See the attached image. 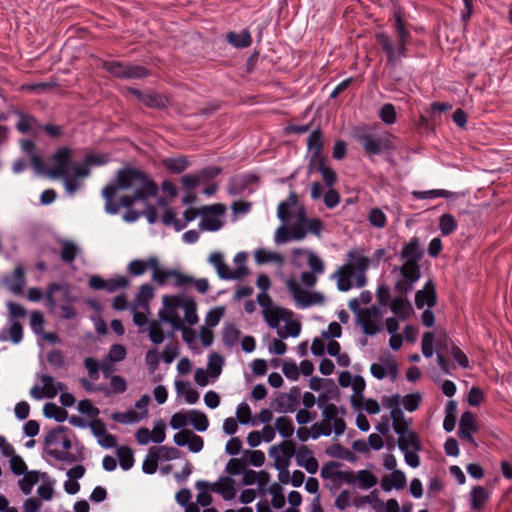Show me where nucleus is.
Returning <instances> with one entry per match:
<instances>
[{
	"instance_id": "obj_1",
	"label": "nucleus",
	"mask_w": 512,
	"mask_h": 512,
	"mask_svg": "<svg viewBox=\"0 0 512 512\" xmlns=\"http://www.w3.org/2000/svg\"><path fill=\"white\" fill-rule=\"evenodd\" d=\"M157 193V185L144 172L124 168L117 171L114 183L102 189L105 200L104 210L107 214L115 215L120 209H130L135 202L145 201Z\"/></svg>"
},
{
	"instance_id": "obj_2",
	"label": "nucleus",
	"mask_w": 512,
	"mask_h": 512,
	"mask_svg": "<svg viewBox=\"0 0 512 512\" xmlns=\"http://www.w3.org/2000/svg\"><path fill=\"white\" fill-rule=\"evenodd\" d=\"M423 256L424 249L421 247L418 237L414 236L408 242L404 243L399 254L402 264L395 267L393 270L394 272H398V277L395 282V289L398 292L408 294L413 290L414 285L421 278L420 261Z\"/></svg>"
},
{
	"instance_id": "obj_3",
	"label": "nucleus",
	"mask_w": 512,
	"mask_h": 512,
	"mask_svg": "<svg viewBox=\"0 0 512 512\" xmlns=\"http://www.w3.org/2000/svg\"><path fill=\"white\" fill-rule=\"evenodd\" d=\"M396 38L392 39L388 34L380 32L376 34V41L386 55L387 65L397 66L402 58L407 57V46L411 40V33L401 18L400 12L394 13L393 25Z\"/></svg>"
},
{
	"instance_id": "obj_4",
	"label": "nucleus",
	"mask_w": 512,
	"mask_h": 512,
	"mask_svg": "<svg viewBox=\"0 0 512 512\" xmlns=\"http://www.w3.org/2000/svg\"><path fill=\"white\" fill-rule=\"evenodd\" d=\"M164 308L159 312L160 319L171 324L174 330L184 325L193 326L198 322L196 303L193 299L182 296H164Z\"/></svg>"
},
{
	"instance_id": "obj_5",
	"label": "nucleus",
	"mask_w": 512,
	"mask_h": 512,
	"mask_svg": "<svg viewBox=\"0 0 512 512\" xmlns=\"http://www.w3.org/2000/svg\"><path fill=\"white\" fill-rule=\"evenodd\" d=\"M326 395L318 397V407L322 410V421L311 426V438L318 439L320 436H330L332 432L335 437L341 436L346 430V423L343 419L345 410L333 403H326Z\"/></svg>"
},
{
	"instance_id": "obj_6",
	"label": "nucleus",
	"mask_w": 512,
	"mask_h": 512,
	"mask_svg": "<svg viewBox=\"0 0 512 512\" xmlns=\"http://www.w3.org/2000/svg\"><path fill=\"white\" fill-rule=\"evenodd\" d=\"M49 166L44 164V169L36 174L45 175L57 179L70 173L73 162V150L63 146L58 148L48 159Z\"/></svg>"
},
{
	"instance_id": "obj_7",
	"label": "nucleus",
	"mask_w": 512,
	"mask_h": 512,
	"mask_svg": "<svg viewBox=\"0 0 512 512\" xmlns=\"http://www.w3.org/2000/svg\"><path fill=\"white\" fill-rule=\"evenodd\" d=\"M298 197L295 192H291L287 200L282 201L278 204L277 207V217L283 223L280 227L277 228L274 236V241L276 244L287 243L291 240H294L291 236V229L286 227V223L289 220V208L297 205Z\"/></svg>"
},
{
	"instance_id": "obj_8",
	"label": "nucleus",
	"mask_w": 512,
	"mask_h": 512,
	"mask_svg": "<svg viewBox=\"0 0 512 512\" xmlns=\"http://www.w3.org/2000/svg\"><path fill=\"white\" fill-rule=\"evenodd\" d=\"M103 68L120 79H141L149 74L148 70L142 66L129 65L118 61H105Z\"/></svg>"
},
{
	"instance_id": "obj_9",
	"label": "nucleus",
	"mask_w": 512,
	"mask_h": 512,
	"mask_svg": "<svg viewBox=\"0 0 512 512\" xmlns=\"http://www.w3.org/2000/svg\"><path fill=\"white\" fill-rule=\"evenodd\" d=\"M209 263L216 269L217 275L223 280L241 279L248 273L246 266H239L232 270L224 261V255L221 252L210 254Z\"/></svg>"
},
{
	"instance_id": "obj_10",
	"label": "nucleus",
	"mask_w": 512,
	"mask_h": 512,
	"mask_svg": "<svg viewBox=\"0 0 512 512\" xmlns=\"http://www.w3.org/2000/svg\"><path fill=\"white\" fill-rule=\"evenodd\" d=\"M286 286L293 299L300 308H307L313 304H319L323 301V296L317 292H309L303 289L294 279H288Z\"/></svg>"
},
{
	"instance_id": "obj_11",
	"label": "nucleus",
	"mask_w": 512,
	"mask_h": 512,
	"mask_svg": "<svg viewBox=\"0 0 512 512\" xmlns=\"http://www.w3.org/2000/svg\"><path fill=\"white\" fill-rule=\"evenodd\" d=\"M46 306L54 309L62 303H72L74 297L71 295L69 286L65 283H51L48 285L45 294Z\"/></svg>"
},
{
	"instance_id": "obj_12",
	"label": "nucleus",
	"mask_w": 512,
	"mask_h": 512,
	"mask_svg": "<svg viewBox=\"0 0 512 512\" xmlns=\"http://www.w3.org/2000/svg\"><path fill=\"white\" fill-rule=\"evenodd\" d=\"M196 488H210L211 491L220 494L227 501L232 500L236 495L235 481L230 477H222L213 484L206 481H197Z\"/></svg>"
},
{
	"instance_id": "obj_13",
	"label": "nucleus",
	"mask_w": 512,
	"mask_h": 512,
	"mask_svg": "<svg viewBox=\"0 0 512 512\" xmlns=\"http://www.w3.org/2000/svg\"><path fill=\"white\" fill-rule=\"evenodd\" d=\"M300 399L298 388H292L289 392L280 393L271 403L272 408L279 413H288L296 410Z\"/></svg>"
},
{
	"instance_id": "obj_14",
	"label": "nucleus",
	"mask_w": 512,
	"mask_h": 512,
	"mask_svg": "<svg viewBox=\"0 0 512 512\" xmlns=\"http://www.w3.org/2000/svg\"><path fill=\"white\" fill-rule=\"evenodd\" d=\"M169 279L173 280V285L175 287H186L188 283L193 281L192 276L182 274L176 270L160 268L152 274V280L160 286L165 285Z\"/></svg>"
},
{
	"instance_id": "obj_15",
	"label": "nucleus",
	"mask_w": 512,
	"mask_h": 512,
	"mask_svg": "<svg viewBox=\"0 0 512 512\" xmlns=\"http://www.w3.org/2000/svg\"><path fill=\"white\" fill-rule=\"evenodd\" d=\"M359 141L364 151L369 155H380L391 148L390 141L387 138L376 137L372 134L360 135Z\"/></svg>"
},
{
	"instance_id": "obj_16",
	"label": "nucleus",
	"mask_w": 512,
	"mask_h": 512,
	"mask_svg": "<svg viewBox=\"0 0 512 512\" xmlns=\"http://www.w3.org/2000/svg\"><path fill=\"white\" fill-rule=\"evenodd\" d=\"M379 316V308L374 306L371 308H365L363 312L359 314V318L357 320L366 335L373 336L380 331V326L377 323Z\"/></svg>"
},
{
	"instance_id": "obj_17",
	"label": "nucleus",
	"mask_w": 512,
	"mask_h": 512,
	"mask_svg": "<svg viewBox=\"0 0 512 512\" xmlns=\"http://www.w3.org/2000/svg\"><path fill=\"white\" fill-rule=\"evenodd\" d=\"M340 462L336 461H329L325 463L320 471V476L324 480H339L345 484H351L353 482L352 480V474L350 471H341L339 468L341 467Z\"/></svg>"
},
{
	"instance_id": "obj_18",
	"label": "nucleus",
	"mask_w": 512,
	"mask_h": 512,
	"mask_svg": "<svg viewBox=\"0 0 512 512\" xmlns=\"http://www.w3.org/2000/svg\"><path fill=\"white\" fill-rule=\"evenodd\" d=\"M43 384V387L35 384L30 389V396L35 400H41L43 398L52 399L56 396V390L54 389L55 379L51 375L41 374L38 376Z\"/></svg>"
},
{
	"instance_id": "obj_19",
	"label": "nucleus",
	"mask_w": 512,
	"mask_h": 512,
	"mask_svg": "<svg viewBox=\"0 0 512 512\" xmlns=\"http://www.w3.org/2000/svg\"><path fill=\"white\" fill-rule=\"evenodd\" d=\"M205 210L213 212V213H223L224 207L220 204L212 205L206 207ZM223 222L219 219L216 214H204L202 219L199 222V229L202 231H218L222 228Z\"/></svg>"
},
{
	"instance_id": "obj_20",
	"label": "nucleus",
	"mask_w": 512,
	"mask_h": 512,
	"mask_svg": "<svg viewBox=\"0 0 512 512\" xmlns=\"http://www.w3.org/2000/svg\"><path fill=\"white\" fill-rule=\"evenodd\" d=\"M295 460L298 466L304 468L308 473L315 474L319 464L313 452L307 446H300L295 452Z\"/></svg>"
},
{
	"instance_id": "obj_21",
	"label": "nucleus",
	"mask_w": 512,
	"mask_h": 512,
	"mask_svg": "<svg viewBox=\"0 0 512 512\" xmlns=\"http://www.w3.org/2000/svg\"><path fill=\"white\" fill-rule=\"evenodd\" d=\"M437 301L436 289L432 280H428L423 289L418 290L415 294V305L418 309L424 306L432 308Z\"/></svg>"
},
{
	"instance_id": "obj_22",
	"label": "nucleus",
	"mask_w": 512,
	"mask_h": 512,
	"mask_svg": "<svg viewBox=\"0 0 512 512\" xmlns=\"http://www.w3.org/2000/svg\"><path fill=\"white\" fill-rule=\"evenodd\" d=\"M292 316V312L288 309L276 306L263 311V317L272 329H278L282 321H286L287 318Z\"/></svg>"
},
{
	"instance_id": "obj_23",
	"label": "nucleus",
	"mask_w": 512,
	"mask_h": 512,
	"mask_svg": "<svg viewBox=\"0 0 512 512\" xmlns=\"http://www.w3.org/2000/svg\"><path fill=\"white\" fill-rule=\"evenodd\" d=\"M258 181V176L252 173L235 176L229 180L228 193L231 195L241 194L249 185Z\"/></svg>"
},
{
	"instance_id": "obj_24",
	"label": "nucleus",
	"mask_w": 512,
	"mask_h": 512,
	"mask_svg": "<svg viewBox=\"0 0 512 512\" xmlns=\"http://www.w3.org/2000/svg\"><path fill=\"white\" fill-rule=\"evenodd\" d=\"M398 434V447L399 449L404 451H410V450H421V443L419 440L418 435L410 431L408 428L401 430Z\"/></svg>"
},
{
	"instance_id": "obj_25",
	"label": "nucleus",
	"mask_w": 512,
	"mask_h": 512,
	"mask_svg": "<svg viewBox=\"0 0 512 512\" xmlns=\"http://www.w3.org/2000/svg\"><path fill=\"white\" fill-rule=\"evenodd\" d=\"M477 430L474 416L471 412L466 411L461 415L459 422V436L471 443H474L472 433Z\"/></svg>"
},
{
	"instance_id": "obj_26",
	"label": "nucleus",
	"mask_w": 512,
	"mask_h": 512,
	"mask_svg": "<svg viewBox=\"0 0 512 512\" xmlns=\"http://www.w3.org/2000/svg\"><path fill=\"white\" fill-rule=\"evenodd\" d=\"M348 262L343 266H350L351 272H359L360 274H364L368 269L370 264V259L362 254H360L357 250H351L347 254Z\"/></svg>"
},
{
	"instance_id": "obj_27",
	"label": "nucleus",
	"mask_w": 512,
	"mask_h": 512,
	"mask_svg": "<svg viewBox=\"0 0 512 512\" xmlns=\"http://www.w3.org/2000/svg\"><path fill=\"white\" fill-rule=\"evenodd\" d=\"M19 143L21 150L29 156L35 173L43 171L44 161L39 155L36 154L35 143L30 139H21Z\"/></svg>"
},
{
	"instance_id": "obj_28",
	"label": "nucleus",
	"mask_w": 512,
	"mask_h": 512,
	"mask_svg": "<svg viewBox=\"0 0 512 512\" xmlns=\"http://www.w3.org/2000/svg\"><path fill=\"white\" fill-rule=\"evenodd\" d=\"M490 498L489 491L483 486H474L469 494L470 507L474 511H480L484 508Z\"/></svg>"
},
{
	"instance_id": "obj_29",
	"label": "nucleus",
	"mask_w": 512,
	"mask_h": 512,
	"mask_svg": "<svg viewBox=\"0 0 512 512\" xmlns=\"http://www.w3.org/2000/svg\"><path fill=\"white\" fill-rule=\"evenodd\" d=\"M353 482L350 485H358L361 489L368 490L378 483V478L369 470H359L357 473L350 471Z\"/></svg>"
},
{
	"instance_id": "obj_30",
	"label": "nucleus",
	"mask_w": 512,
	"mask_h": 512,
	"mask_svg": "<svg viewBox=\"0 0 512 512\" xmlns=\"http://www.w3.org/2000/svg\"><path fill=\"white\" fill-rule=\"evenodd\" d=\"M308 150L311 153V161L318 162L324 159L321 155L323 148V139L320 130H314L308 137Z\"/></svg>"
},
{
	"instance_id": "obj_31",
	"label": "nucleus",
	"mask_w": 512,
	"mask_h": 512,
	"mask_svg": "<svg viewBox=\"0 0 512 512\" xmlns=\"http://www.w3.org/2000/svg\"><path fill=\"white\" fill-rule=\"evenodd\" d=\"M355 276L354 272H351L350 266H341L338 270L332 274V278L337 280V288L340 291H348L352 288L351 279Z\"/></svg>"
},
{
	"instance_id": "obj_32",
	"label": "nucleus",
	"mask_w": 512,
	"mask_h": 512,
	"mask_svg": "<svg viewBox=\"0 0 512 512\" xmlns=\"http://www.w3.org/2000/svg\"><path fill=\"white\" fill-rule=\"evenodd\" d=\"M296 219H297L296 223L304 224L305 227L307 228V230L311 234L316 235V236H319L321 234V231L323 229L322 221L318 218H311V219L307 218L305 209L303 207H300L298 209L297 214H296Z\"/></svg>"
},
{
	"instance_id": "obj_33",
	"label": "nucleus",
	"mask_w": 512,
	"mask_h": 512,
	"mask_svg": "<svg viewBox=\"0 0 512 512\" xmlns=\"http://www.w3.org/2000/svg\"><path fill=\"white\" fill-rule=\"evenodd\" d=\"M66 432V428L62 426H58L55 429L50 430L47 432L44 438V445L46 450L50 449H59L61 445V440Z\"/></svg>"
},
{
	"instance_id": "obj_34",
	"label": "nucleus",
	"mask_w": 512,
	"mask_h": 512,
	"mask_svg": "<svg viewBox=\"0 0 512 512\" xmlns=\"http://www.w3.org/2000/svg\"><path fill=\"white\" fill-rule=\"evenodd\" d=\"M255 261L258 264H266L269 262H274L279 266H282L285 262V258L282 254L274 251H269L266 249H258L255 252Z\"/></svg>"
},
{
	"instance_id": "obj_35",
	"label": "nucleus",
	"mask_w": 512,
	"mask_h": 512,
	"mask_svg": "<svg viewBox=\"0 0 512 512\" xmlns=\"http://www.w3.org/2000/svg\"><path fill=\"white\" fill-rule=\"evenodd\" d=\"M46 454L57 461L67 462L69 464L84 459L82 451L74 454L69 451H61L60 449H50L46 450Z\"/></svg>"
},
{
	"instance_id": "obj_36",
	"label": "nucleus",
	"mask_w": 512,
	"mask_h": 512,
	"mask_svg": "<svg viewBox=\"0 0 512 512\" xmlns=\"http://www.w3.org/2000/svg\"><path fill=\"white\" fill-rule=\"evenodd\" d=\"M60 256L64 263L71 264L80 253V248L77 244L70 240H62Z\"/></svg>"
},
{
	"instance_id": "obj_37",
	"label": "nucleus",
	"mask_w": 512,
	"mask_h": 512,
	"mask_svg": "<svg viewBox=\"0 0 512 512\" xmlns=\"http://www.w3.org/2000/svg\"><path fill=\"white\" fill-rule=\"evenodd\" d=\"M226 39L235 48H246L252 42L251 34L248 30H243L240 33L229 32Z\"/></svg>"
},
{
	"instance_id": "obj_38",
	"label": "nucleus",
	"mask_w": 512,
	"mask_h": 512,
	"mask_svg": "<svg viewBox=\"0 0 512 512\" xmlns=\"http://www.w3.org/2000/svg\"><path fill=\"white\" fill-rule=\"evenodd\" d=\"M111 418L117 423L134 424L144 419V413H138L130 409L125 412H114Z\"/></svg>"
},
{
	"instance_id": "obj_39",
	"label": "nucleus",
	"mask_w": 512,
	"mask_h": 512,
	"mask_svg": "<svg viewBox=\"0 0 512 512\" xmlns=\"http://www.w3.org/2000/svg\"><path fill=\"white\" fill-rule=\"evenodd\" d=\"M175 388L178 394L185 397V401L188 404H195L199 401V393L190 388L188 382H183L181 380L175 381Z\"/></svg>"
},
{
	"instance_id": "obj_40",
	"label": "nucleus",
	"mask_w": 512,
	"mask_h": 512,
	"mask_svg": "<svg viewBox=\"0 0 512 512\" xmlns=\"http://www.w3.org/2000/svg\"><path fill=\"white\" fill-rule=\"evenodd\" d=\"M19 121L16 124V128L21 133L33 132L35 133V129L40 127V123L37 119L31 115H26L24 113L19 112Z\"/></svg>"
},
{
	"instance_id": "obj_41",
	"label": "nucleus",
	"mask_w": 512,
	"mask_h": 512,
	"mask_svg": "<svg viewBox=\"0 0 512 512\" xmlns=\"http://www.w3.org/2000/svg\"><path fill=\"white\" fill-rule=\"evenodd\" d=\"M285 325L283 327H278L276 330L277 335L281 339H285L287 337H297L301 332V324L298 321H294L291 317L287 318Z\"/></svg>"
},
{
	"instance_id": "obj_42",
	"label": "nucleus",
	"mask_w": 512,
	"mask_h": 512,
	"mask_svg": "<svg viewBox=\"0 0 512 512\" xmlns=\"http://www.w3.org/2000/svg\"><path fill=\"white\" fill-rule=\"evenodd\" d=\"M391 311L401 317L402 319H406L411 312V304L410 302L403 297H395L390 303Z\"/></svg>"
},
{
	"instance_id": "obj_43",
	"label": "nucleus",
	"mask_w": 512,
	"mask_h": 512,
	"mask_svg": "<svg viewBox=\"0 0 512 512\" xmlns=\"http://www.w3.org/2000/svg\"><path fill=\"white\" fill-rule=\"evenodd\" d=\"M189 422L199 432H205L209 427V420L205 413L199 410L188 411Z\"/></svg>"
},
{
	"instance_id": "obj_44",
	"label": "nucleus",
	"mask_w": 512,
	"mask_h": 512,
	"mask_svg": "<svg viewBox=\"0 0 512 512\" xmlns=\"http://www.w3.org/2000/svg\"><path fill=\"white\" fill-rule=\"evenodd\" d=\"M315 164L317 165V170L320 172L325 186L328 188L333 187L337 180L336 172L326 165L325 159H320V161L315 162Z\"/></svg>"
},
{
	"instance_id": "obj_45",
	"label": "nucleus",
	"mask_w": 512,
	"mask_h": 512,
	"mask_svg": "<svg viewBox=\"0 0 512 512\" xmlns=\"http://www.w3.org/2000/svg\"><path fill=\"white\" fill-rule=\"evenodd\" d=\"M18 481V485L23 494L28 495L32 492L34 485L39 481L38 471H28Z\"/></svg>"
},
{
	"instance_id": "obj_46",
	"label": "nucleus",
	"mask_w": 512,
	"mask_h": 512,
	"mask_svg": "<svg viewBox=\"0 0 512 512\" xmlns=\"http://www.w3.org/2000/svg\"><path fill=\"white\" fill-rule=\"evenodd\" d=\"M154 297V289L148 284H142L139 287V290L136 295V302L139 308H143L144 310H148V302Z\"/></svg>"
},
{
	"instance_id": "obj_47",
	"label": "nucleus",
	"mask_w": 512,
	"mask_h": 512,
	"mask_svg": "<svg viewBox=\"0 0 512 512\" xmlns=\"http://www.w3.org/2000/svg\"><path fill=\"white\" fill-rule=\"evenodd\" d=\"M275 429L285 439L290 438L294 433V425L291 418L287 416L278 417L275 421Z\"/></svg>"
},
{
	"instance_id": "obj_48",
	"label": "nucleus",
	"mask_w": 512,
	"mask_h": 512,
	"mask_svg": "<svg viewBox=\"0 0 512 512\" xmlns=\"http://www.w3.org/2000/svg\"><path fill=\"white\" fill-rule=\"evenodd\" d=\"M43 413L47 418H53L57 422H63L67 418V411L61 407H58L54 403H46L43 408Z\"/></svg>"
},
{
	"instance_id": "obj_49",
	"label": "nucleus",
	"mask_w": 512,
	"mask_h": 512,
	"mask_svg": "<svg viewBox=\"0 0 512 512\" xmlns=\"http://www.w3.org/2000/svg\"><path fill=\"white\" fill-rule=\"evenodd\" d=\"M412 195L416 199H435V198H449L452 192L444 189H432L426 191H413Z\"/></svg>"
},
{
	"instance_id": "obj_50",
	"label": "nucleus",
	"mask_w": 512,
	"mask_h": 512,
	"mask_svg": "<svg viewBox=\"0 0 512 512\" xmlns=\"http://www.w3.org/2000/svg\"><path fill=\"white\" fill-rule=\"evenodd\" d=\"M390 417L395 433H400L401 430L408 428L409 423L405 420L404 413L400 407H393Z\"/></svg>"
},
{
	"instance_id": "obj_51",
	"label": "nucleus",
	"mask_w": 512,
	"mask_h": 512,
	"mask_svg": "<svg viewBox=\"0 0 512 512\" xmlns=\"http://www.w3.org/2000/svg\"><path fill=\"white\" fill-rule=\"evenodd\" d=\"M457 228V222L453 215L449 213L443 214L439 219V229L443 236H448Z\"/></svg>"
},
{
	"instance_id": "obj_52",
	"label": "nucleus",
	"mask_w": 512,
	"mask_h": 512,
	"mask_svg": "<svg viewBox=\"0 0 512 512\" xmlns=\"http://www.w3.org/2000/svg\"><path fill=\"white\" fill-rule=\"evenodd\" d=\"M117 456L119 458L120 467L123 470H129L134 464V457L132 450L127 446H121L117 450Z\"/></svg>"
},
{
	"instance_id": "obj_53",
	"label": "nucleus",
	"mask_w": 512,
	"mask_h": 512,
	"mask_svg": "<svg viewBox=\"0 0 512 512\" xmlns=\"http://www.w3.org/2000/svg\"><path fill=\"white\" fill-rule=\"evenodd\" d=\"M163 165L173 173H181L188 167V160L185 157L167 158Z\"/></svg>"
},
{
	"instance_id": "obj_54",
	"label": "nucleus",
	"mask_w": 512,
	"mask_h": 512,
	"mask_svg": "<svg viewBox=\"0 0 512 512\" xmlns=\"http://www.w3.org/2000/svg\"><path fill=\"white\" fill-rule=\"evenodd\" d=\"M24 270L21 267H17L12 275L11 281L9 282V288L14 294H20L24 286Z\"/></svg>"
},
{
	"instance_id": "obj_55",
	"label": "nucleus",
	"mask_w": 512,
	"mask_h": 512,
	"mask_svg": "<svg viewBox=\"0 0 512 512\" xmlns=\"http://www.w3.org/2000/svg\"><path fill=\"white\" fill-rule=\"evenodd\" d=\"M159 460V456L155 454L154 449L150 448L142 464L143 472L146 474H154L157 471Z\"/></svg>"
},
{
	"instance_id": "obj_56",
	"label": "nucleus",
	"mask_w": 512,
	"mask_h": 512,
	"mask_svg": "<svg viewBox=\"0 0 512 512\" xmlns=\"http://www.w3.org/2000/svg\"><path fill=\"white\" fill-rule=\"evenodd\" d=\"M236 418L240 424L246 425L251 423L253 426L257 425V421L255 419H251V409L246 403H241L238 405L236 410Z\"/></svg>"
},
{
	"instance_id": "obj_57",
	"label": "nucleus",
	"mask_w": 512,
	"mask_h": 512,
	"mask_svg": "<svg viewBox=\"0 0 512 512\" xmlns=\"http://www.w3.org/2000/svg\"><path fill=\"white\" fill-rule=\"evenodd\" d=\"M379 118L387 125L394 124L397 120L394 105L391 103L384 104L379 111Z\"/></svg>"
},
{
	"instance_id": "obj_58",
	"label": "nucleus",
	"mask_w": 512,
	"mask_h": 512,
	"mask_svg": "<svg viewBox=\"0 0 512 512\" xmlns=\"http://www.w3.org/2000/svg\"><path fill=\"white\" fill-rule=\"evenodd\" d=\"M129 279L123 275H117L113 278L106 280L105 290L108 292H115L119 289L128 287Z\"/></svg>"
},
{
	"instance_id": "obj_59",
	"label": "nucleus",
	"mask_w": 512,
	"mask_h": 512,
	"mask_svg": "<svg viewBox=\"0 0 512 512\" xmlns=\"http://www.w3.org/2000/svg\"><path fill=\"white\" fill-rule=\"evenodd\" d=\"M368 220L376 228H384L387 222L386 215L380 208H372L369 211Z\"/></svg>"
},
{
	"instance_id": "obj_60",
	"label": "nucleus",
	"mask_w": 512,
	"mask_h": 512,
	"mask_svg": "<svg viewBox=\"0 0 512 512\" xmlns=\"http://www.w3.org/2000/svg\"><path fill=\"white\" fill-rule=\"evenodd\" d=\"M149 339L154 344H161L164 341L163 330L157 321H152L148 327Z\"/></svg>"
},
{
	"instance_id": "obj_61",
	"label": "nucleus",
	"mask_w": 512,
	"mask_h": 512,
	"mask_svg": "<svg viewBox=\"0 0 512 512\" xmlns=\"http://www.w3.org/2000/svg\"><path fill=\"white\" fill-rule=\"evenodd\" d=\"M154 449L155 454L159 456V459L174 460L179 456V450L175 447L170 446H158L151 447Z\"/></svg>"
},
{
	"instance_id": "obj_62",
	"label": "nucleus",
	"mask_w": 512,
	"mask_h": 512,
	"mask_svg": "<svg viewBox=\"0 0 512 512\" xmlns=\"http://www.w3.org/2000/svg\"><path fill=\"white\" fill-rule=\"evenodd\" d=\"M165 429L166 426L162 419L155 421L153 430L151 431L152 442L156 444H161L166 438Z\"/></svg>"
},
{
	"instance_id": "obj_63",
	"label": "nucleus",
	"mask_w": 512,
	"mask_h": 512,
	"mask_svg": "<svg viewBox=\"0 0 512 512\" xmlns=\"http://www.w3.org/2000/svg\"><path fill=\"white\" fill-rule=\"evenodd\" d=\"M223 359L218 354H212L208 361V370L213 378H217L222 371Z\"/></svg>"
},
{
	"instance_id": "obj_64",
	"label": "nucleus",
	"mask_w": 512,
	"mask_h": 512,
	"mask_svg": "<svg viewBox=\"0 0 512 512\" xmlns=\"http://www.w3.org/2000/svg\"><path fill=\"white\" fill-rule=\"evenodd\" d=\"M126 348L121 344H113L108 352L106 359L112 362H120L123 361L126 357Z\"/></svg>"
}]
</instances>
